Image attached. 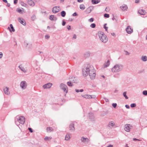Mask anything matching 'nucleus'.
<instances>
[{
  "label": "nucleus",
  "instance_id": "nucleus-1",
  "mask_svg": "<svg viewBox=\"0 0 147 147\" xmlns=\"http://www.w3.org/2000/svg\"><path fill=\"white\" fill-rule=\"evenodd\" d=\"M83 74L86 76L88 74L92 80L95 79L96 76V71L93 66L90 64L85 65L82 69Z\"/></svg>",
  "mask_w": 147,
  "mask_h": 147
},
{
  "label": "nucleus",
  "instance_id": "nucleus-2",
  "mask_svg": "<svg viewBox=\"0 0 147 147\" xmlns=\"http://www.w3.org/2000/svg\"><path fill=\"white\" fill-rule=\"evenodd\" d=\"M123 67V66L120 63L115 64L111 68V72L113 73H118L121 71Z\"/></svg>",
  "mask_w": 147,
  "mask_h": 147
},
{
  "label": "nucleus",
  "instance_id": "nucleus-3",
  "mask_svg": "<svg viewBox=\"0 0 147 147\" xmlns=\"http://www.w3.org/2000/svg\"><path fill=\"white\" fill-rule=\"evenodd\" d=\"M25 121V118L23 116L20 117L17 116L15 118V123L17 126H18L20 124H24Z\"/></svg>",
  "mask_w": 147,
  "mask_h": 147
},
{
  "label": "nucleus",
  "instance_id": "nucleus-4",
  "mask_svg": "<svg viewBox=\"0 0 147 147\" xmlns=\"http://www.w3.org/2000/svg\"><path fill=\"white\" fill-rule=\"evenodd\" d=\"M98 35L100 40L104 43L108 41V39L106 35L101 32L98 33Z\"/></svg>",
  "mask_w": 147,
  "mask_h": 147
},
{
  "label": "nucleus",
  "instance_id": "nucleus-5",
  "mask_svg": "<svg viewBox=\"0 0 147 147\" xmlns=\"http://www.w3.org/2000/svg\"><path fill=\"white\" fill-rule=\"evenodd\" d=\"M132 127L133 126L129 124H126L124 125V129L126 132H129Z\"/></svg>",
  "mask_w": 147,
  "mask_h": 147
},
{
  "label": "nucleus",
  "instance_id": "nucleus-6",
  "mask_svg": "<svg viewBox=\"0 0 147 147\" xmlns=\"http://www.w3.org/2000/svg\"><path fill=\"white\" fill-rule=\"evenodd\" d=\"M60 87L62 89L63 91L66 92L67 93L68 92V88L66 85L61 83L60 85Z\"/></svg>",
  "mask_w": 147,
  "mask_h": 147
},
{
  "label": "nucleus",
  "instance_id": "nucleus-7",
  "mask_svg": "<svg viewBox=\"0 0 147 147\" xmlns=\"http://www.w3.org/2000/svg\"><path fill=\"white\" fill-rule=\"evenodd\" d=\"M27 86V83L26 81H23L20 82V87L22 89H26Z\"/></svg>",
  "mask_w": 147,
  "mask_h": 147
},
{
  "label": "nucleus",
  "instance_id": "nucleus-8",
  "mask_svg": "<svg viewBox=\"0 0 147 147\" xmlns=\"http://www.w3.org/2000/svg\"><path fill=\"white\" fill-rule=\"evenodd\" d=\"M9 90V88L7 87H4L3 88V91L5 94L7 95H9L10 94Z\"/></svg>",
  "mask_w": 147,
  "mask_h": 147
},
{
  "label": "nucleus",
  "instance_id": "nucleus-9",
  "mask_svg": "<svg viewBox=\"0 0 147 147\" xmlns=\"http://www.w3.org/2000/svg\"><path fill=\"white\" fill-rule=\"evenodd\" d=\"M94 9V7L93 6H90L86 9L85 12L86 13H90Z\"/></svg>",
  "mask_w": 147,
  "mask_h": 147
},
{
  "label": "nucleus",
  "instance_id": "nucleus-10",
  "mask_svg": "<svg viewBox=\"0 0 147 147\" xmlns=\"http://www.w3.org/2000/svg\"><path fill=\"white\" fill-rule=\"evenodd\" d=\"M60 11L59 7H54L53 8L52 11L53 13H56Z\"/></svg>",
  "mask_w": 147,
  "mask_h": 147
},
{
  "label": "nucleus",
  "instance_id": "nucleus-11",
  "mask_svg": "<svg viewBox=\"0 0 147 147\" xmlns=\"http://www.w3.org/2000/svg\"><path fill=\"white\" fill-rule=\"evenodd\" d=\"M18 20L19 22L23 25H26V22L23 18L19 17L18 18Z\"/></svg>",
  "mask_w": 147,
  "mask_h": 147
},
{
  "label": "nucleus",
  "instance_id": "nucleus-12",
  "mask_svg": "<svg viewBox=\"0 0 147 147\" xmlns=\"http://www.w3.org/2000/svg\"><path fill=\"white\" fill-rule=\"evenodd\" d=\"M52 84L51 83H48L43 86V87L44 89L49 88L51 87Z\"/></svg>",
  "mask_w": 147,
  "mask_h": 147
},
{
  "label": "nucleus",
  "instance_id": "nucleus-13",
  "mask_svg": "<svg viewBox=\"0 0 147 147\" xmlns=\"http://www.w3.org/2000/svg\"><path fill=\"white\" fill-rule=\"evenodd\" d=\"M81 140L82 142L84 143L85 144H86L88 143L89 142V139L87 138H85L84 137H82L81 139Z\"/></svg>",
  "mask_w": 147,
  "mask_h": 147
},
{
  "label": "nucleus",
  "instance_id": "nucleus-14",
  "mask_svg": "<svg viewBox=\"0 0 147 147\" xmlns=\"http://www.w3.org/2000/svg\"><path fill=\"white\" fill-rule=\"evenodd\" d=\"M126 30L127 33L128 34H130L133 32V29L131 28L130 26H128L126 29Z\"/></svg>",
  "mask_w": 147,
  "mask_h": 147
},
{
  "label": "nucleus",
  "instance_id": "nucleus-15",
  "mask_svg": "<svg viewBox=\"0 0 147 147\" xmlns=\"http://www.w3.org/2000/svg\"><path fill=\"white\" fill-rule=\"evenodd\" d=\"M69 129L71 131H74L75 130L74 127V124L72 123H71L69 125Z\"/></svg>",
  "mask_w": 147,
  "mask_h": 147
},
{
  "label": "nucleus",
  "instance_id": "nucleus-16",
  "mask_svg": "<svg viewBox=\"0 0 147 147\" xmlns=\"http://www.w3.org/2000/svg\"><path fill=\"white\" fill-rule=\"evenodd\" d=\"M27 2L28 4L31 6H33L35 5L34 2L32 0H28Z\"/></svg>",
  "mask_w": 147,
  "mask_h": 147
},
{
  "label": "nucleus",
  "instance_id": "nucleus-17",
  "mask_svg": "<svg viewBox=\"0 0 147 147\" xmlns=\"http://www.w3.org/2000/svg\"><path fill=\"white\" fill-rule=\"evenodd\" d=\"M139 13L142 15H144L146 13V11L143 9H140L138 11Z\"/></svg>",
  "mask_w": 147,
  "mask_h": 147
},
{
  "label": "nucleus",
  "instance_id": "nucleus-18",
  "mask_svg": "<svg viewBox=\"0 0 147 147\" xmlns=\"http://www.w3.org/2000/svg\"><path fill=\"white\" fill-rule=\"evenodd\" d=\"M90 53L89 51H87L84 53V56L85 58L89 57L90 55Z\"/></svg>",
  "mask_w": 147,
  "mask_h": 147
},
{
  "label": "nucleus",
  "instance_id": "nucleus-19",
  "mask_svg": "<svg viewBox=\"0 0 147 147\" xmlns=\"http://www.w3.org/2000/svg\"><path fill=\"white\" fill-rule=\"evenodd\" d=\"M71 134L69 133H67L65 136V140H66L68 141L70 138V136Z\"/></svg>",
  "mask_w": 147,
  "mask_h": 147
},
{
  "label": "nucleus",
  "instance_id": "nucleus-20",
  "mask_svg": "<svg viewBox=\"0 0 147 147\" xmlns=\"http://www.w3.org/2000/svg\"><path fill=\"white\" fill-rule=\"evenodd\" d=\"M82 97L90 99L92 98L91 95L88 94H85L84 95H82Z\"/></svg>",
  "mask_w": 147,
  "mask_h": 147
},
{
  "label": "nucleus",
  "instance_id": "nucleus-21",
  "mask_svg": "<svg viewBox=\"0 0 147 147\" xmlns=\"http://www.w3.org/2000/svg\"><path fill=\"white\" fill-rule=\"evenodd\" d=\"M70 80L72 83H77V82L76 79L75 78H71Z\"/></svg>",
  "mask_w": 147,
  "mask_h": 147
},
{
  "label": "nucleus",
  "instance_id": "nucleus-22",
  "mask_svg": "<svg viewBox=\"0 0 147 147\" xmlns=\"http://www.w3.org/2000/svg\"><path fill=\"white\" fill-rule=\"evenodd\" d=\"M89 118L91 121H93L94 119V116L93 114L92 113H89Z\"/></svg>",
  "mask_w": 147,
  "mask_h": 147
},
{
  "label": "nucleus",
  "instance_id": "nucleus-23",
  "mask_svg": "<svg viewBox=\"0 0 147 147\" xmlns=\"http://www.w3.org/2000/svg\"><path fill=\"white\" fill-rule=\"evenodd\" d=\"M128 7L126 5H124L120 7L121 9L123 11L126 10Z\"/></svg>",
  "mask_w": 147,
  "mask_h": 147
},
{
  "label": "nucleus",
  "instance_id": "nucleus-24",
  "mask_svg": "<svg viewBox=\"0 0 147 147\" xmlns=\"http://www.w3.org/2000/svg\"><path fill=\"white\" fill-rule=\"evenodd\" d=\"M115 125V123L114 122L111 121L108 124V126L110 127H111Z\"/></svg>",
  "mask_w": 147,
  "mask_h": 147
},
{
  "label": "nucleus",
  "instance_id": "nucleus-25",
  "mask_svg": "<svg viewBox=\"0 0 147 147\" xmlns=\"http://www.w3.org/2000/svg\"><path fill=\"white\" fill-rule=\"evenodd\" d=\"M110 65V61L109 60H107V61L105 62L104 64V67H108Z\"/></svg>",
  "mask_w": 147,
  "mask_h": 147
},
{
  "label": "nucleus",
  "instance_id": "nucleus-26",
  "mask_svg": "<svg viewBox=\"0 0 147 147\" xmlns=\"http://www.w3.org/2000/svg\"><path fill=\"white\" fill-rule=\"evenodd\" d=\"M92 3L93 4H96L99 3L100 1V0H92Z\"/></svg>",
  "mask_w": 147,
  "mask_h": 147
},
{
  "label": "nucleus",
  "instance_id": "nucleus-27",
  "mask_svg": "<svg viewBox=\"0 0 147 147\" xmlns=\"http://www.w3.org/2000/svg\"><path fill=\"white\" fill-rule=\"evenodd\" d=\"M46 130L47 132H50L53 131V129L52 127H49L47 128Z\"/></svg>",
  "mask_w": 147,
  "mask_h": 147
},
{
  "label": "nucleus",
  "instance_id": "nucleus-28",
  "mask_svg": "<svg viewBox=\"0 0 147 147\" xmlns=\"http://www.w3.org/2000/svg\"><path fill=\"white\" fill-rule=\"evenodd\" d=\"M19 68L23 72L25 73L26 72V71L25 69V68L22 66L21 65H20L19 66Z\"/></svg>",
  "mask_w": 147,
  "mask_h": 147
},
{
  "label": "nucleus",
  "instance_id": "nucleus-29",
  "mask_svg": "<svg viewBox=\"0 0 147 147\" xmlns=\"http://www.w3.org/2000/svg\"><path fill=\"white\" fill-rule=\"evenodd\" d=\"M49 19L53 21L54 20H57V18H54V16L53 15H51L50 16Z\"/></svg>",
  "mask_w": 147,
  "mask_h": 147
},
{
  "label": "nucleus",
  "instance_id": "nucleus-30",
  "mask_svg": "<svg viewBox=\"0 0 147 147\" xmlns=\"http://www.w3.org/2000/svg\"><path fill=\"white\" fill-rule=\"evenodd\" d=\"M141 59V60L143 61H147V57L146 56H142Z\"/></svg>",
  "mask_w": 147,
  "mask_h": 147
},
{
  "label": "nucleus",
  "instance_id": "nucleus-31",
  "mask_svg": "<svg viewBox=\"0 0 147 147\" xmlns=\"http://www.w3.org/2000/svg\"><path fill=\"white\" fill-rule=\"evenodd\" d=\"M10 28H11V30L10 29V28L9 27H8V28H9L10 29V32H11L12 31H13V32H15V30L14 29V28H13V26L12 25V24H10Z\"/></svg>",
  "mask_w": 147,
  "mask_h": 147
},
{
  "label": "nucleus",
  "instance_id": "nucleus-32",
  "mask_svg": "<svg viewBox=\"0 0 147 147\" xmlns=\"http://www.w3.org/2000/svg\"><path fill=\"white\" fill-rule=\"evenodd\" d=\"M66 12L65 11H63L61 12V15L62 17H64L66 15Z\"/></svg>",
  "mask_w": 147,
  "mask_h": 147
},
{
  "label": "nucleus",
  "instance_id": "nucleus-33",
  "mask_svg": "<svg viewBox=\"0 0 147 147\" xmlns=\"http://www.w3.org/2000/svg\"><path fill=\"white\" fill-rule=\"evenodd\" d=\"M80 8L81 9L83 10L85 9V7L84 4H81L80 5Z\"/></svg>",
  "mask_w": 147,
  "mask_h": 147
},
{
  "label": "nucleus",
  "instance_id": "nucleus-34",
  "mask_svg": "<svg viewBox=\"0 0 147 147\" xmlns=\"http://www.w3.org/2000/svg\"><path fill=\"white\" fill-rule=\"evenodd\" d=\"M16 11L19 13L22 14L23 13L22 11H22L21 9H20V8H17L16 9Z\"/></svg>",
  "mask_w": 147,
  "mask_h": 147
},
{
  "label": "nucleus",
  "instance_id": "nucleus-35",
  "mask_svg": "<svg viewBox=\"0 0 147 147\" xmlns=\"http://www.w3.org/2000/svg\"><path fill=\"white\" fill-rule=\"evenodd\" d=\"M67 85L69 86H73L72 83L69 80V82H68L67 83Z\"/></svg>",
  "mask_w": 147,
  "mask_h": 147
},
{
  "label": "nucleus",
  "instance_id": "nucleus-36",
  "mask_svg": "<svg viewBox=\"0 0 147 147\" xmlns=\"http://www.w3.org/2000/svg\"><path fill=\"white\" fill-rule=\"evenodd\" d=\"M36 18V16L35 15H32L31 17V20L32 21L34 20Z\"/></svg>",
  "mask_w": 147,
  "mask_h": 147
},
{
  "label": "nucleus",
  "instance_id": "nucleus-37",
  "mask_svg": "<svg viewBox=\"0 0 147 147\" xmlns=\"http://www.w3.org/2000/svg\"><path fill=\"white\" fill-rule=\"evenodd\" d=\"M120 75L119 74L117 73V74H114L113 75V77L115 78H118L119 77V75Z\"/></svg>",
  "mask_w": 147,
  "mask_h": 147
},
{
  "label": "nucleus",
  "instance_id": "nucleus-38",
  "mask_svg": "<svg viewBox=\"0 0 147 147\" xmlns=\"http://www.w3.org/2000/svg\"><path fill=\"white\" fill-rule=\"evenodd\" d=\"M126 92H124L123 93V96L126 99H127L128 98V97L126 95Z\"/></svg>",
  "mask_w": 147,
  "mask_h": 147
},
{
  "label": "nucleus",
  "instance_id": "nucleus-39",
  "mask_svg": "<svg viewBox=\"0 0 147 147\" xmlns=\"http://www.w3.org/2000/svg\"><path fill=\"white\" fill-rule=\"evenodd\" d=\"M52 138L51 137H46L45 138V140H50Z\"/></svg>",
  "mask_w": 147,
  "mask_h": 147
},
{
  "label": "nucleus",
  "instance_id": "nucleus-40",
  "mask_svg": "<svg viewBox=\"0 0 147 147\" xmlns=\"http://www.w3.org/2000/svg\"><path fill=\"white\" fill-rule=\"evenodd\" d=\"M96 26V24L94 23H92L90 25V27L93 28H94Z\"/></svg>",
  "mask_w": 147,
  "mask_h": 147
},
{
  "label": "nucleus",
  "instance_id": "nucleus-41",
  "mask_svg": "<svg viewBox=\"0 0 147 147\" xmlns=\"http://www.w3.org/2000/svg\"><path fill=\"white\" fill-rule=\"evenodd\" d=\"M142 94L143 95H147V90H144Z\"/></svg>",
  "mask_w": 147,
  "mask_h": 147
},
{
  "label": "nucleus",
  "instance_id": "nucleus-42",
  "mask_svg": "<svg viewBox=\"0 0 147 147\" xmlns=\"http://www.w3.org/2000/svg\"><path fill=\"white\" fill-rule=\"evenodd\" d=\"M136 105L135 103H132L131 104L130 106L131 107H136Z\"/></svg>",
  "mask_w": 147,
  "mask_h": 147
},
{
  "label": "nucleus",
  "instance_id": "nucleus-43",
  "mask_svg": "<svg viewBox=\"0 0 147 147\" xmlns=\"http://www.w3.org/2000/svg\"><path fill=\"white\" fill-rule=\"evenodd\" d=\"M104 16L105 17L108 18L109 17V15L108 14L105 13L104 14Z\"/></svg>",
  "mask_w": 147,
  "mask_h": 147
},
{
  "label": "nucleus",
  "instance_id": "nucleus-44",
  "mask_svg": "<svg viewBox=\"0 0 147 147\" xmlns=\"http://www.w3.org/2000/svg\"><path fill=\"white\" fill-rule=\"evenodd\" d=\"M107 25V24H105L104 25V28L105 29V30L107 31V29H108V27H106V25Z\"/></svg>",
  "mask_w": 147,
  "mask_h": 147
},
{
  "label": "nucleus",
  "instance_id": "nucleus-45",
  "mask_svg": "<svg viewBox=\"0 0 147 147\" xmlns=\"http://www.w3.org/2000/svg\"><path fill=\"white\" fill-rule=\"evenodd\" d=\"M21 5L22 6H26L27 5L26 3H25L23 2H22L21 3Z\"/></svg>",
  "mask_w": 147,
  "mask_h": 147
},
{
  "label": "nucleus",
  "instance_id": "nucleus-46",
  "mask_svg": "<svg viewBox=\"0 0 147 147\" xmlns=\"http://www.w3.org/2000/svg\"><path fill=\"white\" fill-rule=\"evenodd\" d=\"M112 106L113 107L115 108L117 106V104L116 103H113L112 104Z\"/></svg>",
  "mask_w": 147,
  "mask_h": 147
},
{
  "label": "nucleus",
  "instance_id": "nucleus-47",
  "mask_svg": "<svg viewBox=\"0 0 147 147\" xmlns=\"http://www.w3.org/2000/svg\"><path fill=\"white\" fill-rule=\"evenodd\" d=\"M28 129L29 130V131L31 133H32L33 131L32 129L31 128L29 127L28 128Z\"/></svg>",
  "mask_w": 147,
  "mask_h": 147
},
{
  "label": "nucleus",
  "instance_id": "nucleus-48",
  "mask_svg": "<svg viewBox=\"0 0 147 147\" xmlns=\"http://www.w3.org/2000/svg\"><path fill=\"white\" fill-rule=\"evenodd\" d=\"M94 21V19L93 18H91L89 20V21L90 22H93Z\"/></svg>",
  "mask_w": 147,
  "mask_h": 147
},
{
  "label": "nucleus",
  "instance_id": "nucleus-49",
  "mask_svg": "<svg viewBox=\"0 0 147 147\" xmlns=\"http://www.w3.org/2000/svg\"><path fill=\"white\" fill-rule=\"evenodd\" d=\"M45 37L46 39H48L50 37L49 35H46L45 36Z\"/></svg>",
  "mask_w": 147,
  "mask_h": 147
},
{
  "label": "nucleus",
  "instance_id": "nucleus-50",
  "mask_svg": "<svg viewBox=\"0 0 147 147\" xmlns=\"http://www.w3.org/2000/svg\"><path fill=\"white\" fill-rule=\"evenodd\" d=\"M72 16H77V14L76 12H75L74 13H73V14H72Z\"/></svg>",
  "mask_w": 147,
  "mask_h": 147
},
{
  "label": "nucleus",
  "instance_id": "nucleus-51",
  "mask_svg": "<svg viewBox=\"0 0 147 147\" xmlns=\"http://www.w3.org/2000/svg\"><path fill=\"white\" fill-rule=\"evenodd\" d=\"M125 52L126 55H129V53L127 51H125Z\"/></svg>",
  "mask_w": 147,
  "mask_h": 147
},
{
  "label": "nucleus",
  "instance_id": "nucleus-52",
  "mask_svg": "<svg viewBox=\"0 0 147 147\" xmlns=\"http://www.w3.org/2000/svg\"><path fill=\"white\" fill-rule=\"evenodd\" d=\"M3 53L2 52H0V59H1L3 57Z\"/></svg>",
  "mask_w": 147,
  "mask_h": 147
},
{
  "label": "nucleus",
  "instance_id": "nucleus-53",
  "mask_svg": "<svg viewBox=\"0 0 147 147\" xmlns=\"http://www.w3.org/2000/svg\"><path fill=\"white\" fill-rule=\"evenodd\" d=\"M67 28L68 30H70L71 29V26H67Z\"/></svg>",
  "mask_w": 147,
  "mask_h": 147
},
{
  "label": "nucleus",
  "instance_id": "nucleus-54",
  "mask_svg": "<svg viewBox=\"0 0 147 147\" xmlns=\"http://www.w3.org/2000/svg\"><path fill=\"white\" fill-rule=\"evenodd\" d=\"M104 99L105 100L106 102H109V100L107 98H104Z\"/></svg>",
  "mask_w": 147,
  "mask_h": 147
},
{
  "label": "nucleus",
  "instance_id": "nucleus-55",
  "mask_svg": "<svg viewBox=\"0 0 147 147\" xmlns=\"http://www.w3.org/2000/svg\"><path fill=\"white\" fill-rule=\"evenodd\" d=\"M76 34H74L73 37V39H76Z\"/></svg>",
  "mask_w": 147,
  "mask_h": 147
},
{
  "label": "nucleus",
  "instance_id": "nucleus-56",
  "mask_svg": "<svg viewBox=\"0 0 147 147\" xmlns=\"http://www.w3.org/2000/svg\"><path fill=\"white\" fill-rule=\"evenodd\" d=\"M65 22L64 21H63V22H62V25L63 26H64L65 25Z\"/></svg>",
  "mask_w": 147,
  "mask_h": 147
},
{
  "label": "nucleus",
  "instance_id": "nucleus-57",
  "mask_svg": "<svg viewBox=\"0 0 147 147\" xmlns=\"http://www.w3.org/2000/svg\"><path fill=\"white\" fill-rule=\"evenodd\" d=\"M125 107L127 109H129L130 108L129 106L128 105H125Z\"/></svg>",
  "mask_w": 147,
  "mask_h": 147
},
{
  "label": "nucleus",
  "instance_id": "nucleus-58",
  "mask_svg": "<svg viewBox=\"0 0 147 147\" xmlns=\"http://www.w3.org/2000/svg\"><path fill=\"white\" fill-rule=\"evenodd\" d=\"M18 1V0H14V3L16 4L17 3Z\"/></svg>",
  "mask_w": 147,
  "mask_h": 147
},
{
  "label": "nucleus",
  "instance_id": "nucleus-59",
  "mask_svg": "<svg viewBox=\"0 0 147 147\" xmlns=\"http://www.w3.org/2000/svg\"><path fill=\"white\" fill-rule=\"evenodd\" d=\"M133 140L134 141H136V140H138V141H140L141 140L139 139H137L136 138H134L133 139Z\"/></svg>",
  "mask_w": 147,
  "mask_h": 147
},
{
  "label": "nucleus",
  "instance_id": "nucleus-60",
  "mask_svg": "<svg viewBox=\"0 0 147 147\" xmlns=\"http://www.w3.org/2000/svg\"><path fill=\"white\" fill-rule=\"evenodd\" d=\"M140 1V0H135V3H138Z\"/></svg>",
  "mask_w": 147,
  "mask_h": 147
},
{
  "label": "nucleus",
  "instance_id": "nucleus-61",
  "mask_svg": "<svg viewBox=\"0 0 147 147\" xmlns=\"http://www.w3.org/2000/svg\"><path fill=\"white\" fill-rule=\"evenodd\" d=\"M77 1L78 2H83V0H77Z\"/></svg>",
  "mask_w": 147,
  "mask_h": 147
},
{
  "label": "nucleus",
  "instance_id": "nucleus-62",
  "mask_svg": "<svg viewBox=\"0 0 147 147\" xmlns=\"http://www.w3.org/2000/svg\"><path fill=\"white\" fill-rule=\"evenodd\" d=\"M75 91L77 92H80V90H78V89H76L75 90Z\"/></svg>",
  "mask_w": 147,
  "mask_h": 147
},
{
  "label": "nucleus",
  "instance_id": "nucleus-63",
  "mask_svg": "<svg viewBox=\"0 0 147 147\" xmlns=\"http://www.w3.org/2000/svg\"><path fill=\"white\" fill-rule=\"evenodd\" d=\"M3 2L5 3H7V0H3Z\"/></svg>",
  "mask_w": 147,
  "mask_h": 147
},
{
  "label": "nucleus",
  "instance_id": "nucleus-64",
  "mask_svg": "<svg viewBox=\"0 0 147 147\" xmlns=\"http://www.w3.org/2000/svg\"><path fill=\"white\" fill-rule=\"evenodd\" d=\"M83 91H84V90L83 89H81L80 90V92H82Z\"/></svg>",
  "mask_w": 147,
  "mask_h": 147
}]
</instances>
